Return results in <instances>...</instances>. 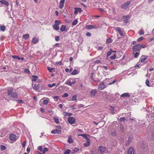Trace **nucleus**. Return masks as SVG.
Masks as SVG:
<instances>
[{"instance_id": "f257e3e1", "label": "nucleus", "mask_w": 154, "mask_h": 154, "mask_svg": "<svg viewBox=\"0 0 154 154\" xmlns=\"http://www.w3.org/2000/svg\"><path fill=\"white\" fill-rule=\"evenodd\" d=\"M7 94L11 98V100L14 101L15 99L18 98V95L16 91L13 92V89L12 88L7 89Z\"/></svg>"}, {"instance_id": "f03ea898", "label": "nucleus", "mask_w": 154, "mask_h": 154, "mask_svg": "<svg viewBox=\"0 0 154 154\" xmlns=\"http://www.w3.org/2000/svg\"><path fill=\"white\" fill-rule=\"evenodd\" d=\"M141 49V45L138 44L135 45L132 48V50L133 52L139 51Z\"/></svg>"}, {"instance_id": "7ed1b4c3", "label": "nucleus", "mask_w": 154, "mask_h": 154, "mask_svg": "<svg viewBox=\"0 0 154 154\" xmlns=\"http://www.w3.org/2000/svg\"><path fill=\"white\" fill-rule=\"evenodd\" d=\"M131 3V2L130 1L126 2L124 4H122L121 5V7L124 9H127Z\"/></svg>"}, {"instance_id": "20e7f679", "label": "nucleus", "mask_w": 154, "mask_h": 154, "mask_svg": "<svg viewBox=\"0 0 154 154\" xmlns=\"http://www.w3.org/2000/svg\"><path fill=\"white\" fill-rule=\"evenodd\" d=\"M61 131V128L60 127H57V129L52 130L51 132L53 134H55L56 133L60 134Z\"/></svg>"}, {"instance_id": "39448f33", "label": "nucleus", "mask_w": 154, "mask_h": 154, "mask_svg": "<svg viewBox=\"0 0 154 154\" xmlns=\"http://www.w3.org/2000/svg\"><path fill=\"white\" fill-rule=\"evenodd\" d=\"M100 83V84L98 86V88L99 89L102 90L105 88L106 87V85L105 84L104 81Z\"/></svg>"}, {"instance_id": "423d86ee", "label": "nucleus", "mask_w": 154, "mask_h": 154, "mask_svg": "<svg viewBox=\"0 0 154 154\" xmlns=\"http://www.w3.org/2000/svg\"><path fill=\"white\" fill-rule=\"evenodd\" d=\"M68 121L69 123L73 124L75 122V119L73 117H69L68 119Z\"/></svg>"}, {"instance_id": "0eeeda50", "label": "nucleus", "mask_w": 154, "mask_h": 154, "mask_svg": "<svg viewBox=\"0 0 154 154\" xmlns=\"http://www.w3.org/2000/svg\"><path fill=\"white\" fill-rule=\"evenodd\" d=\"M9 137L11 141H14L17 139V137L14 134H12L9 135Z\"/></svg>"}, {"instance_id": "6e6552de", "label": "nucleus", "mask_w": 154, "mask_h": 154, "mask_svg": "<svg viewBox=\"0 0 154 154\" xmlns=\"http://www.w3.org/2000/svg\"><path fill=\"white\" fill-rule=\"evenodd\" d=\"M106 150V147L103 146H100L98 148V151L99 153H103Z\"/></svg>"}, {"instance_id": "1a4fd4ad", "label": "nucleus", "mask_w": 154, "mask_h": 154, "mask_svg": "<svg viewBox=\"0 0 154 154\" xmlns=\"http://www.w3.org/2000/svg\"><path fill=\"white\" fill-rule=\"evenodd\" d=\"M97 93V92L96 89H92L90 92V95L91 97H94Z\"/></svg>"}, {"instance_id": "9d476101", "label": "nucleus", "mask_w": 154, "mask_h": 154, "mask_svg": "<svg viewBox=\"0 0 154 154\" xmlns=\"http://www.w3.org/2000/svg\"><path fill=\"white\" fill-rule=\"evenodd\" d=\"M128 154H134V148L132 147H130L128 151Z\"/></svg>"}, {"instance_id": "9b49d317", "label": "nucleus", "mask_w": 154, "mask_h": 154, "mask_svg": "<svg viewBox=\"0 0 154 154\" xmlns=\"http://www.w3.org/2000/svg\"><path fill=\"white\" fill-rule=\"evenodd\" d=\"M86 28L87 29H96L97 26L91 25H87L86 26Z\"/></svg>"}, {"instance_id": "f8f14e48", "label": "nucleus", "mask_w": 154, "mask_h": 154, "mask_svg": "<svg viewBox=\"0 0 154 154\" xmlns=\"http://www.w3.org/2000/svg\"><path fill=\"white\" fill-rule=\"evenodd\" d=\"M75 11L74 12V13L75 14H77L78 12L81 13L82 12V9L80 8H75Z\"/></svg>"}, {"instance_id": "ddd939ff", "label": "nucleus", "mask_w": 154, "mask_h": 154, "mask_svg": "<svg viewBox=\"0 0 154 154\" xmlns=\"http://www.w3.org/2000/svg\"><path fill=\"white\" fill-rule=\"evenodd\" d=\"M65 1V0H60L59 5V7L60 8L62 9L63 7Z\"/></svg>"}, {"instance_id": "4468645a", "label": "nucleus", "mask_w": 154, "mask_h": 154, "mask_svg": "<svg viewBox=\"0 0 154 154\" xmlns=\"http://www.w3.org/2000/svg\"><path fill=\"white\" fill-rule=\"evenodd\" d=\"M147 58V57L145 56H143L140 58V61L141 63L144 62Z\"/></svg>"}, {"instance_id": "2eb2a0df", "label": "nucleus", "mask_w": 154, "mask_h": 154, "mask_svg": "<svg viewBox=\"0 0 154 154\" xmlns=\"http://www.w3.org/2000/svg\"><path fill=\"white\" fill-rule=\"evenodd\" d=\"M39 42V40L35 37H33L32 40V43L34 44H36Z\"/></svg>"}, {"instance_id": "dca6fc26", "label": "nucleus", "mask_w": 154, "mask_h": 154, "mask_svg": "<svg viewBox=\"0 0 154 154\" xmlns=\"http://www.w3.org/2000/svg\"><path fill=\"white\" fill-rule=\"evenodd\" d=\"M0 3L2 4L5 5L6 6H8L9 4L8 2L5 0L0 1Z\"/></svg>"}, {"instance_id": "f3484780", "label": "nucleus", "mask_w": 154, "mask_h": 154, "mask_svg": "<svg viewBox=\"0 0 154 154\" xmlns=\"http://www.w3.org/2000/svg\"><path fill=\"white\" fill-rule=\"evenodd\" d=\"M90 139H88V140H87V142L84 143V146L85 147L89 146L90 145Z\"/></svg>"}, {"instance_id": "a211bd4d", "label": "nucleus", "mask_w": 154, "mask_h": 154, "mask_svg": "<svg viewBox=\"0 0 154 154\" xmlns=\"http://www.w3.org/2000/svg\"><path fill=\"white\" fill-rule=\"evenodd\" d=\"M121 97H130V95L128 93H126L122 94L121 95Z\"/></svg>"}, {"instance_id": "6ab92c4d", "label": "nucleus", "mask_w": 154, "mask_h": 154, "mask_svg": "<svg viewBox=\"0 0 154 154\" xmlns=\"http://www.w3.org/2000/svg\"><path fill=\"white\" fill-rule=\"evenodd\" d=\"M79 136H82L84 138L88 140V139H90V138H88V136H90V135H88L85 134H82L79 135Z\"/></svg>"}, {"instance_id": "aec40b11", "label": "nucleus", "mask_w": 154, "mask_h": 154, "mask_svg": "<svg viewBox=\"0 0 154 154\" xmlns=\"http://www.w3.org/2000/svg\"><path fill=\"white\" fill-rule=\"evenodd\" d=\"M130 18L129 16H125L124 18V21L125 23H128V19Z\"/></svg>"}, {"instance_id": "412c9836", "label": "nucleus", "mask_w": 154, "mask_h": 154, "mask_svg": "<svg viewBox=\"0 0 154 154\" xmlns=\"http://www.w3.org/2000/svg\"><path fill=\"white\" fill-rule=\"evenodd\" d=\"M68 141L69 143H73V141L71 136H69L68 137Z\"/></svg>"}, {"instance_id": "4be33fe9", "label": "nucleus", "mask_w": 154, "mask_h": 154, "mask_svg": "<svg viewBox=\"0 0 154 154\" xmlns=\"http://www.w3.org/2000/svg\"><path fill=\"white\" fill-rule=\"evenodd\" d=\"M116 29L117 31L119 32L120 35L121 36H124V34L122 32V31L121 30L120 28L119 27H117L116 28Z\"/></svg>"}, {"instance_id": "5701e85b", "label": "nucleus", "mask_w": 154, "mask_h": 154, "mask_svg": "<svg viewBox=\"0 0 154 154\" xmlns=\"http://www.w3.org/2000/svg\"><path fill=\"white\" fill-rule=\"evenodd\" d=\"M33 88L34 90L37 91L39 88V86L38 85L35 84L33 87Z\"/></svg>"}, {"instance_id": "b1692460", "label": "nucleus", "mask_w": 154, "mask_h": 154, "mask_svg": "<svg viewBox=\"0 0 154 154\" xmlns=\"http://www.w3.org/2000/svg\"><path fill=\"white\" fill-rule=\"evenodd\" d=\"M113 52V51L111 49H110V51H108L107 53V57H108Z\"/></svg>"}, {"instance_id": "393cba45", "label": "nucleus", "mask_w": 154, "mask_h": 154, "mask_svg": "<svg viewBox=\"0 0 154 154\" xmlns=\"http://www.w3.org/2000/svg\"><path fill=\"white\" fill-rule=\"evenodd\" d=\"M112 40L111 38H107L106 40V43L107 44L110 43L112 42Z\"/></svg>"}, {"instance_id": "a878e982", "label": "nucleus", "mask_w": 154, "mask_h": 154, "mask_svg": "<svg viewBox=\"0 0 154 154\" xmlns=\"http://www.w3.org/2000/svg\"><path fill=\"white\" fill-rule=\"evenodd\" d=\"M63 113L64 116H67L69 117L72 115V113L68 112H63Z\"/></svg>"}, {"instance_id": "bb28decb", "label": "nucleus", "mask_w": 154, "mask_h": 154, "mask_svg": "<svg viewBox=\"0 0 154 154\" xmlns=\"http://www.w3.org/2000/svg\"><path fill=\"white\" fill-rule=\"evenodd\" d=\"M53 28L54 29L56 30H58L59 29V27L57 25L54 24L53 26Z\"/></svg>"}, {"instance_id": "cd10ccee", "label": "nucleus", "mask_w": 154, "mask_h": 154, "mask_svg": "<svg viewBox=\"0 0 154 154\" xmlns=\"http://www.w3.org/2000/svg\"><path fill=\"white\" fill-rule=\"evenodd\" d=\"M71 151L69 149L66 150L63 152L64 154H69L71 152Z\"/></svg>"}, {"instance_id": "c85d7f7f", "label": "nucleus", "mask_w": 154, "mask_h": 154, "mask_svg": "<svg viewBox=\"0 0 154 154\" xmlns=\"http://www.w3.org/2000/svg\"><path fill=\"white\" fill-rule=\"evenodd\" d=\"M66 26L65 25H62L60 29V30L61 32H63L65 30Z\"/></svg>"}, {"instance_id": "c756f323", "label": "nucleus", "mask_w": 154, "mask_h": 154, "mask_svg": "<svg viewBox=\"0 0 154 154\" xmlns=\"http://www.w3.org/2000/svg\"><path fill=\"white\" fill-rule=\"evenodd\" d=\"M133 54H134V57L135 58H137L138 57V55H139L140 54V52H136L134 53V52L133 53Z\"/></svg>"}, {"instance_id": "7c9ffc66", "label": "nucleus", "mask_w": 154, "mask_h": 154, "mask_svg": "<svg viewBox=\"0 0 154 154\" xmlns=\"http://www.w3.org/2000/svg\"><path fill=\"white\" fill-rule=\"evenodd\" d=\"M29 34H26L23 36V38H25V39H27L29 38Z\"/></svg>"}, {"instance_id": "2f4dec72", "label": "nucleus", "mask_w": 154, "mask_h": 154, "mask_svg": "<svg viewBox=\"0 0 154 154\" xmlns=\"http://www.w3.org/2000/svg\"><path fill=\"white\" fill-rule=\"evenodd\" d=\"M49 101V100L48 98V99L44 100L43 101V103L45 105L47 104Z\"/></svg>"}, {"instance_id": "473e14b6", "label": "nucleus", "mask_w": 154, "mask_h": 154, "mask_svg": "<svg viewBox=\"0 0 154 154\" xmlns=\"http://www.w3.org/2000/svg\"><path fill=\"white\" fill-rule=\"evenodd\" d=\"M32 81H35L37 79L38 77L36 75L32 76Z\"/></svg>"}, {"instance_id": "72a5a7b5", "label": "nucleus", "mask_w": 154, "mask_h": 154, "mask_svg": "<svg viewBox=\"0 0 154 154\" xmlns=\"http://www.w3.org/2000/svg\"><path fill=\"white\" fill-rule=\"evenodd\" d=\"M12 57L14 59H17L19 60H20V57L18 56L12 55Z\"/></svg>"}, {"instance_id": "f704fd0d", "label": "nucleus", "mask_w": 154, "mask_h": 154, "mask_svg": "<svg viewBox=\"0 0 154 154\" xmlns=\"http://www.w3.org/2000/svg\"><path fill=\"white\" fill-rule=\"evenodd\" d=\"M78 23V20L76 19H75L72 23V25L73 26H75Z\"/></svg>"}, {"instance_id": "c9c22d12", "label": "nucleus", "mask_w": 154, "mask_h": 154, "mask_svg": "<svg viewBox=\"0 0 154 154\" xmlns=\"http://www.w3.org/2000/svg\"><path fill=\"white\" fill-rule=\"evenodd\" d=\"M47 69L48 71L51 72H53V70L54 69V68L50 67H48Z\"/></svg>"}, {"instance_id": "e433bc0d", "label": "nucleus", "mask_w": 154, "mask_h": 154, "mask_svg": "<svg viewBox=\"0 0 154 154\" xmlns=\"http://www.w3.org/2000/svg\"><path fill=\"white\" fill-rule=\"evenodd\" d=\"M66 84L70 86H71L72 85L71 82L69 80H67L65 83Z\"/></svg>"}, {"instance_id": "4c0bfd02", "label": "nucleus", "mask_w": 154, "mask_h": 154, "mask_svg": "<svg viewBox=\"0 0 154 154\" xmlns=\"http://www.w3.org/2000/svg\"><path fill=\"white\" fill-rule=\"evenodd\" d=\"M78 73V71L76 69H75L73 70V71L72 72V74L73 75H75L77 74Z\"/></svg>"}, {"instance_id": "58836bf2", "label": "nucleus", "mask_w": 154, "mask_h": 154, "mask_svg": "<svg viewBox=\"0 0 154 154\" xmlns=\"http://www.w3.org/2000/svg\"><path fill=\"white\" fill-rule=\"evenodd\" d=\"M61 23V22L60 21L58 20H56L55 21V25H57L58 26L60 23Z\"/></svg>"}, {"instance_id": "ea45409f", "label": "nucleus", "mask_w": 154, "mask_h": 154, "mask_svg": "<svg viewBox=\"0 0 154 154\" xmlns=\"http://www.w3.org/2000/svg\"><path fill=\"white\" fill-rule=\"evenodd\" d=\"M0 29L1 31H4L5 29V26H1Z\"/></svg>"}, {"instance_id": "a19ab883", "label": "nucleus", "mask_w": 154, "mask_h": 154, "mask_svg": "<svg viewBox=\"0 0 154 154\" xmlns=\"http://www.w3.org/2000/svg\"><path fill=\"white\" fill-rule=\"evenodd\" d=\"M1 147V149L2 151H3L5 150L6 149V146L3 145H2L0 146Z\"/></svg>"}, {"instance_id": "79ce46f5", "label": "nucleus", "mask_w": 154, "mask_h": 154, "mask_svg": "<svg viewBox=\"0 0 154 154\" xmlns=\"http://www.w3.org/2000/svg\"><path fill=\"white\" fill-rule=\"evenodd\" d=\"M54 122L57 124H59V119L57 118H53Z\"/></svg>"}, {"instance_id": "37998d69", "label": "nucleus", "mask_w": 154, "mask_h": 154, "mask_svg": "<svg viewBox=\"0 0 154 154\" xmlns=\"http://www.w3.org/2000/svg\"><path fill=\"white\" fill-rule=\"evenodd\" d=\"M56 84L55 83H53L52 84H49L48 85V86L49 88H52L53 87V86H55L56 85Z\"/></svg>"}, {"instance_id": "c03bdc74", "label": "nucleus", "mask_w": 154, "mask_h": 154, "mask_svg": "<svg viewBox=\"0 0 154 154\" xmlns=\"http://www.w3.org/2000/svg\"><path fill=\"white\" fill-rule=\"evenodd\" d=\"M149 80H148V79H146V81L145 83H146V85L147 86H148V87L150 86L149 85Z\"/></svg>"}, {"instance_id": "a18cd8bd", "label": "nucleus", "mask_w": 154, "mask_h": 154, "mask_svg": "<svg viewBox=\"0 0 154 154\" xmlns=\"http://www.w3.org/2000/svg\"><path fill=\"white\" fill-rule=\"evenodd\" d=\"M48 151V149L46 147L44 148L43 150L42 151L43 153H45L47 152Z\"/></svg>"}, {"instance_id": "49530a36", "label": "nucleus", "mask_w": 154, "mask_h": 154, "mask_svg": "<svg viewBox=\"0 0 154 154\" xmlns=\"http://www.w3.org/2000/svg\"><path fill=\"white\" fill-rule=\"evenodd\" d=\"M79 150V149L78 148L75 147L73 150L74 151L73 153H75L76 152L78 151Z\"/></svg>"}, {"instance_id": "de8ad7c7", "label": "nucleus", "mask_w": 154, "mask_h": 154, "mask_svg": "<svg viewBox=\"0 0 154 154\" xmlns=\"http://www.w3.org/2000/svg\"><path fill=\"white\" fill-rule=\"evenodd\" d=\"M37 149L41 152L42 151V146H38Z\"/></svg>"}, {"instance_id": "09e8293b", "label": "nucleus", "mask_w": 154, "mask_h": 154, "mask_svg": "<svg viewBox=\"0 0 154 154\" xmlns=\"http://www.w3.org/2000/svg\"><path fill=\"white\" fill-rule=\"evenodd\" d=\"M116 54H114L112 56L110 57V58L112 59H114L116 58Z\"/></svg>"}, {"instance_id": "8fccbe9b", "label": "nucleus", "mask_w": 154, "mask_h": 154, "mask_svg": "<svg viewBox=\"0 0 154 154\" xmlns=\"http://www.w3.org/2000/svg\"><path fill=\"white\" fill-rule=\"evenodd\" d=\"M76 95H74L72 96V101H74V100H76L77 99H76Z\"/></svg>"}, {"instance_id": "3c124183", "label": "nucleus", "mask_w": 154, "mask_h": 154, "mask_svg": "<svg viewBox=\"0 0 154 154\" xmlns=\"http://www.w3.org/2000/svg\"><path fill=\"white\" fill-rule=\"evenodd\" d=\"M144 33V31L143 29H141L140 30L139 34L140 35H143Z\"/></svg>"}, {"instance_id": "603ef678", "label": "nucleus", "mask_w": 154, "mask_h": 154, "mask_svg": "<svg viewBox=\"0 0 154 154\" xmlns=\"http://www.w3.org/2000/svg\"><path fill=\"white\" fill-rule=\"evenodd\" d=\"M94 63H95L97 64H100L101 63V61L100 60H97L94 61Z\"/></svg>"}, {"instance_id": "864d4df0", "label": "nucleus", "mask_w": 154, "mask_h": 154, "mask_svg": "<svg viewBox=\"0 0 154 154\" xmlns=\"http://www.w3.org/2000/svg\"><path fill=\"white\" fill-rule=\"evenodd\" d=\"M17 102L18 103H23V101L22 100H16Z\"/></svg>"}, {"instance_id": "5fc2aeb1", "label": "nucleus", "mask_w": 154, "mask_h": 154, "mask_svg": "<svg viewBox=\"0 0 154 154\" xmlns=\"http://www.w3.org/2000/svg\"><path fill=\"white\" fill-rule=\"evenodd\" d=\"M60 39V38L59 36H57L55 37V40L56 41L58 42V41Z\"/></svg>"}, {"instance_id": "6e6d98bb", "label": "nucleus", "mask_w": 154, "mask_h": 154, "mask_svg": "<svg viewBox=\"0 0 154 154\" xmlns=\"http://www.w3.org/2000/svg\"><path fill=\"white\" fill-rule=\"evenodd\" d=\"M120 120L121 122H123L125 120V119L124 117H121L120 119Z\"/></svg>"}, {"instance_id": "4d7b16f0", "label": "nucleus", "mask_w": 154, "mask_h": 154, "mask_svg": "<svg viewBox=\"0 0 154 154\" xmlns=\"http://www.w3.org/2000/svg\"><path fill=\"white\" fill-rule=\"evenodd\" d=\"M40 111L43 113H45V110L43 108H41L40 109Z\"/></svg>"}, {"instance_id": "13d9d810", "label": "nucleus", "mask_w": 154, "mask_h": 154, "mask_svg": "<svg viewBox=\"0 0 154 154\" xmlns=\"http://www.w3.org/2000/svg\"><path fill=\"white\" fill-rule=\"evenodd\" d=\"M94 73L92 72L91 73V78L92 80H94Z\"/></svg>"}, {"instance_id": "bf43d9fd", "label": "nucleus", "mask_w": 154, "mask_h": 154, "mask_svg": "<svg viewBox=\"0 0 154 154\" xmlns=\"http://www.w3.org/2000/svg\"><path fill=\"white\" fill-rule=\"evenodd\" d=\"M143 39V37H140L138 39L137 41L138 42H140L142 41Z\"/></svg>"}, {"instance_id": "052dcab7", "label": "nucleus", "mask_w": 154, "mask_h": 154, "mask_svg": "<svg viewBox=\"0 0 154 154\" xmlns=\"http://www.w3.org/2000/svg\"><path fill=\"white\" fill-rule=\"evenodd\" d=\"M70 107L73 109H76L75 106L74 105H71L70 106Z\"/></svg>"}, {"instance_id": "680f3d73", "label": "nucleus", "mask_w": 154, "mask_h": 154, "mask_svg": "<svg viewBox=\"0 0 154 154\" xmlns=\"http://www.w3.org/2000/svg\"><path fill=\"white\" fill-rule=\"evenodd\" d=\"M114 107L113 106H111L110 107V110L111 111L113 112L114 111Z\"/></svg>"}, {"instance_id": "e2e57ef3", "label": "nucleus", "mask_w": 154, "mask_h": 154, "mask_svg": "<svg viewBox=\"0 0 154 154\" xmlns=\"http://www.w3.org/2000/svg\"><path fill=\"white\" fill-rule=\"evenodd\" d=\"M56 63L57 64L59 65H62V63L61 61L57 62H56Z\"/></svg>"}, {"instance_id": "0e129e2a", "label": "nucleus", "mask_w": 154, "mask_h": 154, "mask_svg": "<svg viewBox=\"0 0 154 154\" xmlns=\"http://www.w3.org/2000/svg\"><path fill=\"white\" fill-rule=\"evenodd\" d=\"M63 97H66L68 96V94L67 93H64L63 95H62Z\"/></svg>"}, {"instance_id": "69168bd1", "label": "nucleus", "mask_w": 154, "mask_h": 154, "mask_svg": "<svg viewBox=\"0 0 154 154\" xmlns=\"http://www.w3.org/2000/svg\"><path fill=\"white\" fill-rule=\"evenodd\" d=\"M86 35L88 36H90L91 35V34L89 32H87Z\"/></svg>"}, {"instance_id": "338daca9", "label": "nucleus", "mask_w": 154, "mask_h": 154, "mask_svg": "<svg viewBox=\"0 0 154 154\" xmlns=\"http://www.w3.org/2000/svg\"><path fill=\"white\" fill-rule=\"evenodd\" d=\"M103 47L101 46H99L97 48V50L98 51H100L102 50Z\"/></svg>"}, {"instance_id": "774afa93", "label": "nucleus", "mask_w": 154, "mask_h": 154, "mask_svg": "<svg viewBox=\"0 0 154 154\" xmlns=\"http://www.w3.org/2000/svg\"><path fill=\"white\" fill-rule=\"evenodd\" d=\"M26 144V141L23 142V143H22V146L23 147H25Z\"/></svg>"}]
</instances>
